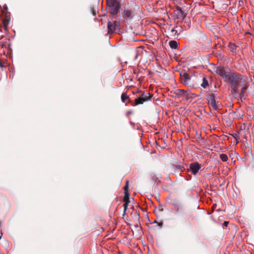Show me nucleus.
Masks as SVG:
<instances>
[{
	"mask_svg": "<svg viewBox=\"0 0 254 254\" xmlns=\"http://www.w3.org/2000/svg\"><path fill=\"white\" fill-rule=\"evenodd\" d=\"M138 53L137 52H135V56H134V60H136L137 58H138Z\"/></svg>",
	"mask_w": 254,
	"mask_h": 254,
	"instance_id": "cd10ccee",
	"label": "nucleus"
},
{
	"mask_svg": "<svg viewBox=\"0 0 254 254\" xmlns=\"http://www.w3.org/2000/svg\"><path fill=\"white\" fill-rule=\"evenodd\" d=\"M129 195L128 192H125L124 201L125 202H129Z\"/></svg>",
	"mask_w": 254,
	"mask_h": 254,
	"instance_id": "412c9836",
	"label": "nucleus"
},
{
	"mask_svg": "<svg viewBox=\"0 0 254 254\" xmlns=\"http://www.w3.org/2000/svg\"><path fill=\"white\" fill-rule=\"evenodd\" d=\"M2 234L1 233L0 234V239H1V237H2Z\"/></svg>",
	"mask_w": 254,
	"mask_h": 254,
	"instance_id": "72a5a7b5",
	"label": "nucleus"
},
{
	"mask_svg": "<svg viewBox=\"0 0 254 254\" xmlns=\"http://www.w3.org/2000/svg\"><path fill=\"white\" fill-rule=\"evenodd\" d=\"M129 203V202H125V203L124 204L123 206L124 208V213H125V212L126 211Z\"/></svg>",
	"mask_w": 254,
	"mask_h": 254,
	"instance_id": "a878e982",
	"label": "nucleus"
},
{
	"mask_svg": "<svg viewBox=\"0 0 254 254\" xmlns=\"http://www.w3.org/2000/svg\"><path fill=\"white\" fill-rule=\"evenodd\" d=\"M214 69L216 73L222 77L224 80L226 79L229 73V72L231 71L230 69H226L224 67L222 66H217L214 68Z\"/></svg>",
	"mask_w": 254,
	"mask_h": 254,
	"instance_id": "39448f33",
	"label": "nucleus"
},
{
	"mask_svg": "<svg viewBox=\"0 0 254 254\" xmlns=\"http://www.w3.org/2000/svg\"><path fill=\"white\" fill-rule=\"evenodd\" d=\"M107 5L113 17H116L119 9L120 3L117 0H107Z\"/></svg>",
	"mask_w": 254,
	"mask_h": 254,
	"instance_id": "f03ea898",
	"label": "nucleus"
},
{
	"mask_svg": "<svg viewBox=\"0 0 254 254\" xmlns=\"http://www.w3.org/2000/svg\"><path fill=\"white\" fill-rule=\"evenodd\" d=\"M225 81L230 84L231 93L233 96L236 98L238 94L237 89L241 84L245 82V79L240 74L231 70Z\"/></svg>",
	"mask_w": 254,
	"mask_h": 254,
	"instance_id": "f257e3e1",
	"label": "nucleus"
},
{
	"mask_svg": "<svg viewBox=\"0 0 254 254\" xmlns=\"http://www.w3.org/2000/svg\"><path fill=\"white\" fill-rule=\"evenodd\" d=\"M190 21H189V23H188V26H189V27H190Z\"/></svg>",
	"mask_w": 254,
	"mask_h": 254,
	"instance_id": "c9c22d12",
	"label": "nucleus"
},
{
	"mask_svg": "<svg viewBox=\"0 0 254 254\" xmlns=\"http://www.w3.org/2000/svg\"><path fill=\"white\" fill-rule=\"evenodd\" d=\"M130 123V124L133 127H134L135 126V124L134 123H132V122L130 121L129 122Z\"/></svg>",
	"mask_w": 254,
	"mask_h": 254,
	"instance_id": "7c9ffc66",
	"label": "nucleus"
},
{
	"mask_svg": "<svg viewBox=\"0 0 254 254\" xmlns=\"http://www.w3.org/2000/svg\"><path fill=\"white\" fill-rule=\"evenodd\" d=\"M228 222L227 221H225L223 225L224 226L227 227L228 226Z\"/></svg>",
	"mask_w": 254,
	"mask_h": 254,
	"instance_id": "c756f323",
	"label": "nucleus"
},
{
	"mask_svg": "<svg viewBox=\"0 0 254 254\" xmlns=\"http://www.w3.org/2000/svg\"><path fill=\"white\" fill-rule=\"evenodd\" d=\"M186 91L183 89H177L175 91V93L178 96H182L185 95Z\"/></svg>",
	"mask_w": 254,
	"mask_h": 254,
	"instance_id": "2eb2a0df",
	"label": "nucleus"
},
{
	"mask_svg": "<svg viewBox=\"0 0 254 254\" xmlns=\"http://www.w3.org/2000/svg\"><path fill=\"white\" fill-rule=\"evenodd\" d=\"M201 167V164H199L197 162H194L190 164L189 170L191 172L192 174L196 175L198 172Z\"/></svg>",
	"mask_w": 254,
	"mask_h": 254,
	"instance_id": "0eeeda50",
	"label": "nucleus"
},
{
	"mask_svg": "<svg viewBox=\"0 0 254 254\" xmlns=\"http://www.w3.org/2000/svg\"><path fill=\"white\" fill-rule=\"evenodd\" d=\"M171 204L175 207V210L178 214L183 212V206L177 200H173Z\"/></svg>",
	"mask_w": 254,
	"mask_h": 254,
	"instance_id": "6e6552de",
	"label": "nucleus"
},
{
	"mask_svg": "<svg viewBox=\"0 0 254 254\" xmlns=\"http://www.w3.org/2000/svg\"><path fill=\"white\" fill-rule=\"evenodd\" d=\"M228 47L233 55H234L237 53L238 47L235 44L229 43Z\"/></svg>",
	"mask_w": 254,
	"mask_h": 254,
	"instance_id": "9b49d317",
	"label": "nucleus"
},
{
	"mask_svg": "<svg viewBox=\"0 0 254 254\" xmlns=\"http://www.w3.org/2000/svg\"><path fill=\"white\" fill-rule=\"evenodd\" d=\"M132 11L129 9L124 10L123 13V17L126 20L131 18Z\"/></svg>",
	"mask_w": 254,
	"mask_h": 254,
	"instance_id": "f8f14e48",
	"label": "nucleus"
},
{
	"mask_svg": "<svg viewBox=\"0 0 254 254\" xmlns=\"http://www.w3.org/2000/svg\"><path fill=\"white\" fill-rule=\"evenodd\" d=\"M3 66V65L1 62H0V67H2Z\"/></svg>",
	"mask_w": 254,
	"mask_h": 254,
	"instance_id": "473e14b6",
	"label": "nucleus"
},
{
	"mask_svg": "<svg viewBox=\"0 0 254 254\" xmlns=\"http://www.w3.org/2000/svg\"><path fill=\"white\" fill-rule=\"evenodd\" d=\"M169 44L170 48L172 49H176L178 48V43L175 40L170 41Z\"/></svg>",
	"mask_w": 254,
	"mask_h": 254,
	"instance_id": "dca6fc26",
	"label": "nucleus"
},
{
	"mask_svg": "<svg viewBox=\"0 0 254 254\" xmlns=\"http://www.w3.org/2000/svg\"><path fill=\"white\" fill-rule=\"evenodd\" d=\"M120 26L119 21H114L113 23L110 21H108L107 28L108 29V33L110 34L113 33L115 32L117 28Z\"/></svg>",
	"mask_w": 254,
	"mask_h": 254,
	"instance_id": "423d86ee",
	"label": "nucleus"
},
{
	"mask_svg": "<svg viewBox=\"0 0 254 254\" xmlns=\"http://www.w3.org/2000/svg\"><path fill=\"white\" fill-rule=\"evenodd\" d=\"M234 138L236 140L237 143L238 142V138H239V133H235L233 134H231Z\"/></svg>",
	"mask_w": 254,
	"mask_h": 254,
	"instance_id": "b1692460",
	"label": "nucleus"
},
{
	"mask_svg": "<svg viewBox=\"0 0 254 254\" xmlns=\"http://www.w3.org/2000/svg\"><path fill=\"white\" fill-rule=\"evenodd\" d=\"M151 96H145L144 97H137L135 100V103L134 106H136L139 104H142L145 102L151 100Z\"/></svg>",
	"mask_w": 254,
	"mask_h": 254,
	"instance_id": "1a4fd4ad",
	"label": "nucleus"
},
{
	"mask_svg": "<svg viewBox=\"0 0 254 254\" xmlns=\"http://www.w3.org/2000/svg\"><path fill=\"white\" fill-rule=\"evenodd\" d=\"M128 181H127L126 182V184L124 188V189L125 190V192H128Z\"/></svg>",
	"mask_w": 254,
	"mask_h": 254,
	"instance_id": "393cba45",
	"label": "nucleus"
},
{
	"mask_svg": "<svg viewBox=\"0 0 254 254\" xmlns=\"http://www.w3.org/2000/svg\"><path fill=\"white\" fill-rule=\"evenodd\" d=\"M176 27L175 28H172L170 30V33H171L170 35L171 36H174L175 38H177L179 37V35H178V33H176Z\"/></svg>",
	"mask_w": 254,
	"mask_h": 254,
	"instance_id": "aec40b11",
	"label": "nucleus"
},
{
	"mask_svg": "<svg viewBox=\"0 0 254 254\" xmlns=\"http://www.w3.org/2000/svg\"><path fill=\"white\" fill-rule=\"evenodd\" d=\"M176 16L177 19L182 20H184L186 16V13L180 7H177V8Z\"/></svg>",
	"mask_w": 254,
	"mask_h": 254,
	"instance_id": "9d476101",
	"label": "nucleus"
},
{
	"mask_svg": "<svg viewBox=\"0 0 254 254\" xmlns=\"http://www.w3.org/2000/svg\"><path fill=\"white\" fill-rule=\"evenodd\" d=\"M180 76L181 82L183 84L188 86L192 85L191 75L190 73L186 71H182L180 73Z\"/></svg>",
	"mask_w": 254,
	"mask_h": 254,
	"instance_id": "20e7f679",
	"label": "nucleus"
},
{
	"mask_svg": "<svg viewBox=\"0 0 254 254\" xmlns=\"http://www.w3.org/2000/svg\"><path fill=\"white\" fill-rule=\"evenodd\" d=\"M137 219L139 220V215L138 214H137Z\"/></svg>",
	"mask_w": 254,
	"mask_h": 254,
	"instance_id": "e433bc0d",
	"label": "nucleus"
},
{
	"mask_svg": "<svg viewBox=\"0 0 254 254\" xmlns=\"http://www.w3.org/2000/svg\"><path fill=\"white\" fill-rule=\"evenodd\" d=\"M151 96L149 93H142L140 97H144L145 96Z\"/></svg>",
	"mask_w": 254,
	"mask_h": 254,
	"instance_id": "bb28decb",
	"label": "nucleus"
},
{
	"mask_svg": "<svg viewBox=\"0 0 254 254\" xmlns=\"http://www.w3.org/2000/svg\"><path fill=\"white\" fill-rule=\"evenodd\" d=\"M162 223H160L159 224V226H162Z\"/></svg>",
	"mask_w": 254,
	"mask_h": 254,
	"instance_id": "f704fd0d",
	"label": "nucleus"
},
{
	"mask_svg": "<svg viewBox=\"0 0 254 254\" xmlns=\"http://www.w3.org/2000/svg\"><path fill=\"white\" fill-rule=\"evenodd\" d=\"M176 33H178V35L179 36V35L184 31V29L181 25H177L176 26Z\"/></svg>",
	"mask_w": 254,
	"mask_h": 254,
	"instance_id": "a211bd4d",
	"label": "nucleus"
},
{
	"mask_svg": "<svg viewBox=\"0 0 254 254\" xmlns=\"http://www.w3.org/2000/svg\"><path fill=\"white\" fill-rule=\"evenodd\" d=\"M208 85V82L205 77H203L202 79V83L201 84V86L205 88Z\"/></svg>",
	"mask_w": 254,
	"mask_h": 254,
	"instance_id": "6ab92c4d",
	"label": "nucleus"
},
{
	"mask_svg": "<svg viewBox=\"0 0 254 254\" xmlns=\"http://www.w3.org/2000/svg\"><path fill=\"white\" fill-rule=\"evenodd\" d=\"M220 157L221 160L223 162L227 161L228 159L227 155L225 154H220Z\"/></svg>",
	"mask_w": 254,
	"mask_h": 254,
	"instance_id": "4be33fe9",
	"label": "nucleus"
},
{
	"mask_svg": "<svg viewBox=\"0 0 254 254\" xmlns=\"http://www.w3.org/2000/svg\"><path fill=\"white\" fill-rule=\"evenodd\" d=\"M9 22V19L6 17L2 20V24L5 30H7Z\"/></svg>",
	"mask_w": 254,
	"mask_h": 254,
	"instance_id": "f3484780",
	"label": "nucleus"
},
{
	"mask_svg": "<svg viewBox=\"0 0 254 254\" xmlns=\"http://www.w3.org/2000/svg\"><path fill=\"white\" fill-rule=\"evenodd\" d=\"M207 99L208 104L211 109L216 111L221 109V104L218 101H216L215 96L213 93L209 94Z\"/></svg>",
	"mask_w": 254,
	"mask_h": 254,
	"instance_id": "7ed1b4c3",
	"label": "nucleus"
},
{
	"mask_svg": "<svg viewBox=\"0 0 254 254\" xmlns=\"http://www.w3.org/2000/svg\"><path fill=\"white\" fill-rule=\"evenodd\" d=\"M234 154H236V152H234ZM233 154V152H232L231 153L229 154L230 157H231Z\"/></svg>",
	"mask_w": 254,
	"mask_h": 254,
	"instance_id": "2f4dec72",
	"label": "nucleus"
},
{
	"mask_svg": "<svg viewBox=\"0 0 254 254\" xmlns=\"http://www.w3.org/2000/svg\"><path fill=\"white\" fill-rule=\"evenodd\" d=\"M128 98V96L127 95H125V93H123L121 95V100L124 103L125 102L126 99Z\"/></svg>",
	"mask_w": 254,
	"mask_h": 254,
	"instance_id": "5701e85b",
	"label": "nucleus"
},
{
	"mask_svg": "<svg viewBox=\"0 0 254 254\" xmlns=\"http://www.w3.org/2000/svg\"><path fill=\"white\" fill-rule=\"evenodd\" d=\"M132 111H127V112L126 115H127V116H128V115H130V114H132Z\"/></svg>",
	"mask_w": 254,
	"mask_h": 254,
	"instance_id": "c85d7f7f",
	"label": "nucleus"
},
{
	"mask_svg": "<svg viewBox=\"0 0 254 254\" xmlns=\"http://www.w3.org/2000/svg\"><path fill=\"white\" fill-rule=\"evenodd\" d=\"M239 118H240V115H238L236 112H231L228 114V118L230 119V122Z\"/></svg>",
	"mask_w": 254,
	"mask_h": 254,
	"instance_id": "ddd939ff",
	"label": "nucleus"
},
{
	"mask_svg": "<svg viewBox=\"0 0 254 254\" xmlns=\"http://www.w3.org/2000/svg\"><path fill=\"white\" fill-rule=\"evenodd\" d=\"M247 88V86H244L241 88V93H240V98L241 100H242V98H245L247 96L245 94V91H246Z\"/></svg>",
	"mask_w": 254,
	"mask_h": 254,
	"instance_id": "4468645a",
	"label": "nucleus"
}]
</instances>
